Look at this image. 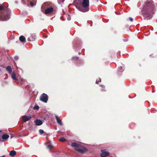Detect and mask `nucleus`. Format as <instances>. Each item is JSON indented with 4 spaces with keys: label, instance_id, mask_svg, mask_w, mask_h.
Masks as SVG:
<instances>
[{
    "label": "nucleus",
    "instance_id": "obj_36",
    "mask_svg": "<svg viewBox=\"0 0 157 157\" xmlns=\"http://www.w3.org/2000/svg\"><path fill=\"white\" fill-rule=\"evenodd\" d=\"M63 18V17H61V19H62Z\"/></svg>",
    "mask_w": 157,
    "mask_h": 157
},
{
    "label": "nucleus",
    "instance_id": "obj_33",
    "mask_svg": "<svg viewBox=\"0 0 157 157\" xmlns=\"http://www.w3.org/2000/svg\"><path fill=\"white\" fill-rule=\"evenodd\" d=\"M150 57H153V55H150Z\"/></svg>",
    "mask_w": 157,
    "mask_h": 157
},
{
    "label": "nucleus",
    "instance_id": "obj_18",
    "mask_svg": "<svg viewBox=\"0 0 157 157\" xmlns=\"http://www.w3.org/2000/svg\"><path fill=\"white\" fill-rule=\"evenodd\" d=\"M124 70V67H120L118 69V71L120 72L123 71Z\"/></svg>",
    "mask_w": 157,
    "mask_h": 157
},
{
    "label": "nucleus",
    "instance_id": "obj_21",
    "mask_svg": "<svg viewBox=\"0 0 157 157\" xmlns=\"http://www.w3.org/2000/svg\"><path fill=\"white\" fill-rule=\"evenodd\" d=\"M39 132L40 134H42L44 133V130L41 129L39 130Z\"/></svg>",
    "mask_w": 157,
    "mask_h": 157
},
{
    "label": "nucleus",
    "instance_id": "obj_11",
    "mask_svg": "<svg viewBox=\"0 0 157 157\" xmlns=\"http://www.w3.org/2000/svg\"><path fill=\"white\" fill-rule=\"evenodd\" d=\"M55 118L57 122L60 125L62 126L63 124L61 120H60L58 116L55 115Z\"/></svg>",
    "mask_w": 157,
    "mask_h": 157
},
{
    "label": "nucleus",
    "instance_id": "obj_26",
    "mask_svg": "<svg viewBox=\"0 0 157 157\" xmlns=\"http://www.w3.org/2000/svg\"><path fill=\"white\" fill-rule=\"evenodd\" d=\"M19 59V57L18 56H16L14 57V59L16 60H17Z\"/></svg>",
    "mask_w": 157,
    "mask_h": 157
},
{
    "label": "nucleus",
    "instance_id": "obj_7",
    "mask_svg": "<svg viewBox=\"0 0 157 157\" xmlns=\"http://www.w3.org/2000/svg\"><path fill=\"white\" fill-rule=\"evenodd\" d=\"M101 152V153L100 154L101 157H106L109 154V152L105 150H102Z\"/></svg>",
    "mask_w": 157,
    "mask_h": 157
},
{
    "label": "nucleus",
    "instance_id": "obj_27",
    "mask_svg": "<svg viewBox=\"0 0 157 157\" xmlns=\"http://www.w3.org/2000/svg\"><path fill=\"white\" fill-rule=\"evenodd\" d=\"M34 108L38 109H39V107L38 106H36L34 107Z\"/></svg>",
    "mask_w": 157,
    "mask_h": 157
},
{
    "label": "nucleus",
    "instance_id": "obj_5",
    "mask_svg": "<svg viewBox=\"0 0 157 157\" xmlns=\"http://www.w3.org/2000/svg\"><path fill=\"white\" fill-rule=\"evenodd\" d=\"M51 3L46 2L44 3L42 6V9L46 8L45 10V13L46 14L51 13L53 10V8L52 6Z\"/></svg>",
    "mask_w": 157,
    "mask_h": 157
},
{
    "label": "nucleus",
    "instance_id": "obj_19",
    "mask_svg": "<svg viewBox=\"0 0 157 157\" xmlns=\"http://www.w3.org/2000/svg\"><path fill=\"white\" fill-rule=\"evenodd\" d=\"M64 0H57V2L59 4L62 5L63 4V2H64Z\"/></svg>",
    "mask_w": 157,
    "mask_h": 157
},
{
    "label": "nucleus",
    "instance_id": "obj_12",
    "mask_svg": "<svg viewBox=\"0 0 157 157\" xmlns=\"http://www.w3.org/2000/svg\"><path fill=\"white\" fill-rule=\"evenodd\" d=\"M19 40L22 42L25 43L26 41L25 37L23 36H21L19 37Z\"/></svg>",
    "mask_w": 157,
    "mask_h": 157
},
{
    "label": "nucleus",
    "instance_id": "obj_32",
    "mask_svg": "<svg viewBox=\"0 0 157 157\" xmlns=\"http://www.w3.org/2000/svg\"><path fill=\"white\" fill-rule=\"evenodd\" d=\"M81 52H79L78 53V54L79 55H81Z\"/></svg>",
    "mask_w": 157,
    "mask_h": 157
},
{
    "label": "nucleus",
    "instance_id": "obj_9",
    "mask_svg": "<svg viewBox=\"0 0 157 157\" xmlns=\"http://www.w3.org/2000/svg\"><path fill=\"white\" fill-rule=\"evenodd\" d=\"M36 39V36L34 34H31L30 36L29 37L28 39V40L29 41H33Z\"/></svg>",
    "mask_w": 157,
    "mask_h": 157
},
{
    "label": "nucleus",
    "instance_id": "obj_38",
    "mask_svg": "<svg viewBox=\"0 0 157 157\" xmlns=\"http://www.w3.org/2000/svg\"><path fill=\"white\" fill-rule=\"evenodd\" d=\"M15 3H17V1H16V2H15Z\"/></svg>",
    "mask_w": 157,
    "mask_h": 157
},
{
    "label": "nucleus",
    "instance_id": "obj_29",
    "mask_svg": "<svg viewBox=\"0 0 157 157\" xmlns=\"http://www.w3.org/2000/svg\"><path fill=\"white\" fill-rule=\"evenodd\" d=\"M123 40L124 41H127L128 40L126 38H124L123 39Z\"/></svg>",
    "mask_w": 157,
    "mask_h": 157
},
{
    "label": "nucleus",
    "instance_id": "obj_16",
    "mask_svg": "<svg viewBox=\"0 0 157 157\" xmlns=\"http://www.w3.org/2000/svg\"><path fill=\"white\" fill-rule=\"evenodd\" d=\"M6 70L10 74H11L12 73V70L10 66H7L6 68Z\"/></svg>",
    "mask_w": 157,
    "mask_h": 157
},
{
    "label": "nucleus",
    "instance_id": "obj_17",
    "mask_svg": "<svg viewBox=\"0 0 157 157\" xmlns=\"http://www.w3.org/2000/svg\"><path fill=\"white\" fill-rule=\"evenodd\" d=\"M59 152H54L53 154V156L55 157H59Z\"/></svg>",
    "mask_w": 157,
    "mask_h": 157
},
{
    "label": "nucleus",
    "instance_id": "obj_13",
    "mask_svg": "<svg viewBox=\"0 0 157 157\" xmlns=\"http://www.w3.org/2000/svg\"><path fill=\"white\" fill-rule=\"evenodd\" d=\"M16 154V152L15 151H11L9 155L11 157H14Z\"/></svg>",
    "mask_w": 157,
    "mask_h": 157
},
{
    "label": "nucleus",
    "instance_id": "obj_6",
    "mask_svg": "<svg viewBox=\"0 0 157 157\" xmlns=\"http://www.w3.org/2000/svg\"><path fill=\"white\" fill-rule=\"evenodd\" d=\"M48 96L44 93L40 97V100L43 102L47 103L48 100Z\"/></svg>",
    "mask_w": 157,
    "mask_h": 157
},
{
    "label": "nucleus",
    "instance_id": "obj_30",
    "mask_svg": "<svg viewBox=\"0 0 157 157\" xmlns=\"http://www.w3.org/2000/svg\"><path fill=\"white\" fill-rule=\"evenodd\" d=\"M100 86H101V87H102L103 88H104V86H103L102 85H100Z\"/></svg>",
    "mask_w": 157,
    "mask_h": 157
},
{
    "label": "nucleus",
    "instance_id": "obj_22",
    "mask_svg": "<svg viewBox=\"0 0 157 157\" xmlns=\"http://www.w3.org/2000/svg\"><path fill=\"white\" fill-rule=\"evenodd\" d=\"M47 148L51 149L52 147V145H49L47 146Z\"/></svg>",
    "mask_w": 157,
    "mask_h": 157
},
{
    "label": "nucleus",
    "instance_id": "obj_28",
    "mask_svg": "<svg viewBox=\"0 0 157 157\" xmlns=\"http://www.w3.org/2000/svg\"><path fill=\"white\" fill-rule=\"evenodd\" d=\"M128 19L131 21H133V18H132L131 17H129L128 18Z\"/></svg>",
    "mask_w": 157,
    "mask_h": 157
},
{
    "label": "nucleus",
    "instance_id": "obj_23",
    "mask_svg": "<svg viewBox=\"0 0 157 157\" xmlns=\"http://www.w3.org/2000/svg\"><path fill=\"white\" fill-rule=\"evenodd\" d=\"M78 59V57H74L72 58V59L73 60H77Z\"/></svg>",
    "mask_w": 157,
    "mask_h": 157
},
{
    "label": "nucleus",
    "instance_id": "obj_34",
    "mask_svg": "<svg viewBox=\"0 0 157 157\" xmlns=\"http://www.w3.org/2000/svg\"><path fill=\"white\" fill-rule=\"evenodd\" d=\"M13 137V136L12 135H11L10 136V138H12Z\"/></svg>",
    "mask_w": 157,
    "mask_h": 157
},
{
    "label": "nucleus",
    "instance_id": "obj_37",
    "mask_svg": "<svg viewBox=\"0 0 157 157\" xmlns=\"http://www.w3.org/2000/svg\"><path fill=\"white\" fill-rule=\"evenodd\" d=\"M96 0L97 2L99 1V0Z\"/></svg>",
    "mask_w": 157,
    "mask_h": 157
},
{
    "label": "nucleus",
    "instance_id": "obj_2",
    "mask_svg": "<svg viewBox=\"0 0 157 157\" xmlns=\"http://www.w3.org/2000/svg\"><path fill=\"white\" fill-rule=\"evenodd\" d=\"M77 3L75 5L77 8L84 12L88 11L89 10V0H77Z\"/></svg>",
    "mask_w": 157,
    "mask_h": 157
},
{
    "label": "nucleus",
    "instance_id": "obj_41",
    "mask_svg": "<svg viewBox=\"0 0 157 157\" xmlns=\"http://www.w3.org/2000/svg\"><path fill=\"white\" fill-rule=\"evenodd\" d=\"M0 138H1V137H0Z\"/></svg>",
    "mask_w": 157,
    "mask_h": 157
},
{
    "label": "nucleus",
    "instance_id": "obj_10",
    "mask_svg": "<svg viewBox=\"0 0 157 157\" xmlns=\"http://www.w3.org/2000/svg\"><path fill=\"white\" fill-rule=\"evenodd\" d=\"M35 122L36 125L37 126L43 124L42 121L39 119L35 120Z\"/></svg>",
    "mask_w": 157,
    "mask_h": 157
},
{
    "label": "nucleus",
    "instance_id": "obj_3",
    "mask_svg": "<svg viewBox=\"0 0 157 157\" xmlns=\"http://www.w3.org/2000/svg\"><path fill=\"white\" fill-rule=\"evenodd\" d=\"M3 8V6L0 5V21H6L10 17V11L7 8L2 10Z\"/></svg>",
    "mask_w": 157,
    "mask_h": 157
},
{
    "label": "nucleus",
    "instance_id": "obj_39",
    "mask_svg": "<svg viewBox=\"0 0 157 157\" xmlns=\"http://www.w3.org/2000/svg\"><path fill=\"white\" fill-rule=\"evenodd\" d=\"M2 132V131L1 130H0V132Z\"/></svg>",
    "mask_w": 157,
    "mask_h": 157
},
{
    "label": "nucleus",
    "instance_id": "obj_35",
    "mask_svg": "<svg viewBox=\"0 0 157 157\" xmlns=\"http://www.w3.org/2000/svg\"><path fill=\"white\" fill-rule=\"evenodd\" d=\"M5 156L4 155H3V156H0V157H4Z\"/></svg>",
    "mask_w": 157,
    "mask_h": 157
},
{
    "label": "nucleus",
    "instance_id": "obj_20",
    "mask_svg": "<svg viewBox=\"0 0 157 157\" xmlns=\"http://www.w3.org/2000/svg\"><path fill=\"white\" fill-rule=\"evenodd\" d=\"M59 141L61 142H64L66 141V139L64 137H61L59 139Z\"/></svg>",
    "mask_w": 157,
    "mask_h": 157
},
{
    "label": "nucleus",
    "instance_id": "obj_25",
    "mask_svg": "<svg viewBox=\"0 0 157 157\" xmlns=\"http://www.w3.org/2000/svg\"><path fill=\"white\" fill-rule=\"evenodd\" d=\"M99 80L98 81V80H97L96 81V83H97V84H98V82H101V79L99 78Z\"/></svg>",
    "mask_w": 157,
    "mask_h": 157
},
{
    "label": "nucleus",
    "instance_id": "obj_8",
    "mask_svg": "<svg viewBox=\"0 0 157 157\" xmlns=\"http://www.w3.org/2000/svg\"><path fill=\"white\" fill-rule=\"evenodd\" d=\"M23 121L24 122H26L29 120L31 118V117L29 116H22Z\"/></svg>",
    "mask_w": 157,
    "mask_h": 157
},
{
    "label": "nucleus",
    "instance_id": "obj_4",
    "mask_svg": "<svg viewBox=\"0 0 157 157\" xmlns=\"http://www.w3.org/2000/svg\"><path fill=\"white\" fill-rule=\"evenodd\" d=\"M71 146L72 147H75V150L80 152L81 153H83L87 151V149L76 143H72Z\"/></svg>",
    "mask_w": 157,
    "mask_h": 157
},
{
    "label": "nucleus",
    "instance_id": "obj_31",
    "mask_svg": "<svg viewBox=\"0 0 157 157\" xmlns=\"http://www.w3.org/2000/svg\"><path fill=\"white\" fill-rule=\"evenodd\" d=\"M23 78H21V82H22L23 81Z\"/></svg>",
    "mask_w": 157,
    "mask_h": 157
},
{
    "label": "nucleus",
    "instance_id": "obj_24",
    "mask_svg": "<svg viewBox=\"0 0 157 157\" xmlns=\"http://www.w3.org/2000/svg\"><path fill=\"white\" fill-rule=\"evenodd\" d=\"M67 19L68 21H70L71 20V17L69 15H68V16L67 17Z\"/></svg>",
    "mask_w": 157,
    "mask_h": 157
},
{
    "label": "nucleus",
    "instance_id": "obj_40",
    "mask_svg": "<svg viewBox=\"0 0 157 157\" xmlns=\"http://www.w3.org/2000/svg\"><path fill=\"white\" fill-rule=\"evenodd\" d=\"M1 71V70L0 69V71Z\"/></svg>",
    "mask_w": 157,
    "mask_h": 157
},
{
    "label": "nucleus",
    "instance_id": "obj_1",
    "mask_svg": "<svg viewBox=\"0 0 157 157\" xmlns=\"http://www.w3.org/2000/svg\"><path fill=\"white\" fill-rule=\"evenodd\" d=\"M155 9L156 7L153 2H146L141 10L142 14L145 19L147 20L150 19L152 17Z\"/></svg>",
    "mask_w": 157,
    "mask_h": 157
},
{
    "label": "nucleus",
    "instance_id": "obj_14",
    "mask_svg": "<svg viewBox=\"0 0 157 157\" xmlns=\"http://www.w3.org/2000/svg\"><path fill=\"white\" fill-rule=\"evenodd\" d=\"M11 77L14 80L16 81H17V79L16 78V75L15 72H13L11 74Z\"/></svg>",
    "mask_w": 157,
    "mask_h": 157
},
{
    "label": "nucleus",
    "instance_id": "obj_15",
    "mask_svg": "<svg viewBox=\"0 0 157 157\" xmlns=\"http://www.w3.org/2000/svg\"><path fill=\"white\" fill-rule=\"evenodd\" d=\"M9 137V135L7 134H4L2 136V138L3 140H6Z\"/></svg>",
    "mask_w": 157,
    "mask_h": 157
}]
</instances>
